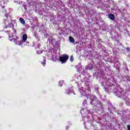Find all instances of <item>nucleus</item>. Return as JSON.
<instances>
[{
	"mask_svg": "<svg viewBox=\"0 0 130 130\" xmlns=\"http://www.w3.org/2000/svg\"><path fill=\"white\" fill-rule=\"evenodd\" d=\"M27 38H28V36L27 34H25L22 36V42H26L27 41Z\"/></svg>",
	"mask_w": 130,
	"mask_h": 130,
	"instance_id": "obj_7",
	"label": "nucleus"
},
{
	"mask_svg": "<svg viewBox=\"0 0 130 130\" xmlns=\"http://www.w3.org/2000/svg\"><path fill=\"white\" fill-rule=\"evenodd\" d=\"M69 40L71 43H74L75 42V39L71 36L69 37Z\"/></svg>",
	"mask_w": 130,
	"mask_h": 130,
	"instance_id": "obj_10",
	"label": "nucleus"
},
{
	"mask_svg": "<svg viewBox=\"0 0 130 130\" xmlns=\"http://www.w3.org/2000/svg\"><path fill=\"white\" fill-rule=\"evenodd\" d=\"M9 39L11 42H14L15 44H17L18 40H19V37L17 36H9Z\"/></svg>",
	"mask_w": 130,
	"mask_h": 130,
	"instance_id": "obj_4",
	"label": "nucleus"
},
{
	"mask_svg": "<svg viewBox=\"0 0 130 130\" xmlns=\"http://www.w3.org/2000/svg\"><path fill=\"white\" fill-rule=\"evenodd\" d=\"M86 90L88 91V92H91V89L89 86L87 87Z\"/></svg>",
	"mask_w": 130,
	"mask_h": 130,
	"instance_id": "obj_14",
	"label": "nucleus"
},
{
	"mask_svg": "<svg viewBox=\"0 0 130 130\" xmlns=\"http://www.w3.org/2000/svg\"><path fill=\"white\" fill-rule=\"evenodd\" d=\"M83 103H84V104H86L87 103V100H84V101H83Z\"/></svg>",
	"mask_w": 130,
	"mask_h": 130,
	"instance_id": "obj_16",
	"label": "nucleus"
},
{
	"mask_svg": "<svg viewBox=\"0 0 130 130\" xmlns=\"http://www.w3.org/2000/svg\"><path fill=\"white\" fill-rule=\"evenodd\" d=\"M59 86H60V87H61V86H62V84H60Z\"/></svg>",
	"mask_w": 130,
	"mask_h": 130,
	"instance_id": "obj_18",
	"label": "nucleus"
},
{
	"mask_svg": "<svg viewBox=\"0 0 130 130\" xmlns=\"http://www.w3.org/2000/svg\"><path fill=\"white\" fill-rule=\"evenodd\" d=\"M19 21H20V23L21 24H22V25H25V20H24V19H23V18L20 17L19 18Z\"/></svg>",
	"mask_w": 130,
	"mask_h": 130,
	"instance_id": "obj_9",
	"label": "nucleus"
},
{
	"mask_svg": "<svg viewBox=\"0 0 130 130\" xmlns=\"http://www.w3.org/2000/svg\"><path fill=\"white\" fill-rule=\"evenodd\" d=\"M85 93V91H83Z\"/></svg>",
	"mask_w": 130,
	"mask_h": 130,
	"instance_id": "obj_20",
	"label": "nucleus"
},
{
	"mask_svg": "<svg viewBox=\"0 0 130 130\" xmlns=\"http://www.w3.org/2000/svg\"><path fill=\"white\" fill-rule=\"evenodd\" d=\"M128 130H130V125H127Z\"/></svg>",
	"mask_w": 130,
	"mask_h": 130,
	"instance_id": "obj_17",
	"label": "nucleus"
},
{
	"mask_svg": "<svg viewBox=\"0 0 130 130\" xmlns=\"http://www.w3.org/2000/svg\"><path fill=\"white\" fill-rule=\"evenodd\" d=\"M1 11L3 14H4L5 16V17H4L3 19V22L4 23V24H8V23L10 22V17H11V16L10 15L9 13L7 12V10L6 9L5 6H2L1 8Z\"/></svg>",
	"mask_w": 130,
	"mask_h": 130,
	"instance_id": "obj_2",
	"label": "nucleus"
},
{
	"mask_svg": "<svg viewBox=\"0 0 130 130\" xmlns=\"http://www.w3.org/2000/svg\"><path fill=\"white\" fill-rule=\"evenodd\" d=\"M70 60L71 61H74V56L73 55L71 56Z\"/></svg>",
	"mask_w": 130,
	"mask_h": 130,
	"instance_id": "obj_13",
	"label": "nucleus"
},
{
	"mask_svg": "<svg viewBox=\"0 0 130 130\" xmlns=\"http://www.w3.org/2000/svg\"><path fill=\"white\" fill-rule=\"evenodd\" d=\"M41 63L43 67H45V62H42Z\"/></svg>",
	"mask_w": 130,
	"mask_h": 130,
	"instance_id": "obj_15",
	"label": "nucleus"
},
{
	"mask_svg": "<svg viewBox=\"0 0 130 130\" xmlns=\"http://www.w3.org/2000/svg\"><path fill=\"white\" fill-rule=\"evenodd\" d=\"M114 94H115L116 96H117V97H120V96H121V95H120L119 94V92H115V93H114Z\"/></svg>",
	"mask_w": 130,
	"mask_h": 130,
	"instance_id": "obj_12",
	"label": "nucleus"
},
{
	"mask_svg": "<svg viewBox=\"0 0 130 130\" xmlns=\"http://www.w3.org/2000/svg\"><path fill=\"white\" fill-rule=\"evenodd\" d=\"M86 98L88 100H90V103L91 105H94V106H97L100 102L97 100V97L96 96L93 95V94H88L86 95Z\"/></svg>",
	"mask_w": 130,
	"mask_h": 130,
	"instance_id": "obj_1",
	"label": "nucleus"
},
{
	"mask_svg": "<svg viewBox=\"0 0 130 130\" xmlns=\"http://www.w3.org/2000/svg\"><path fill=\"white\" fill-rule=\"evenodd\" d=\"M69 57V55H67V54H64L59 57V60L61 62V63H66V62L68 61Z\"/></svg>",
	"mask_w": 130,
	"mask_h": 130,
	"instance_id": "obj_3",
	"label": "nucleus"
},
{
	"mask_svg": "<svg viewBox=\"0 0 130 130\" xmlns=\"http://www.w3.org/2000/svg\"><path fill=\"white\" fill-rule=\"evenodd\" d=\"M108 18L110 19L112 21H114L115 19V16L112 13H110L108 15Z\"/></svg>",
	"mask_w": 130,
	"mask_h": 130,
	"instance_id": "obj_6",
	"label": "nucleus"
},
{
	"mask_svg": "<svg viewBox=\"0 0 130 130\" xmlns=\"http://www.w3.org/2000/svg\"><path fill=\"white\" fill-rule=\"evenodd\" d=\"M5 28L7 29V28H13L14 24H13V23H12V20H11V17H10L9 21L7 24H5Z\"/></svg>",
	"mask_w": 130,
	"mask_h": 130,
	"instance_id": "obj_5",
	"label": "nucleus"
},
{
	"mask_svg": "<svg viewBox=\"0 0 130 130\" xmlns=\"http://www.w3.org/2000/svg\"><path fill=\"white\" fill-rule=\"evenodd\" d=\"M124 99H125V101L126 102V105H127V106H129L130 105V99L129 98H124Z\"/></svg>",
	"mask_w": 130,
	"mask_h": 130,
	"instance_id": "obj_8",
	"label": "nucleus"
},
{
	"mask_svg": "<svg viewBox=\"0 0 130 130\" xmlns=\"http://www.w3.org/2000/svg\"><path fill=\"white\" fill-rule=\"evenodd\" d=\"M70 93H71V90H70V89H68L65 91V94H70Z\"/></svg>",
	"mask_w": 130,
	"mask_h": 130,
	"instance_id": "obj_11",
	"label": "nucleus"
},
{
	"mask_svg": "<svg viewBox=\"0 0 130 130\" xmlns=\"http://www.w3.org/2000/svg\"><path fill=\"white\" fill-rule=\"evenodd\" d=\"M85 72V70H83V72Z\"/></svg>",
	"mask_w": 130,
	"mask_h": 130,
	"instance_id": "obj_19",
	"label": "nucleus"
}]
</instances>
